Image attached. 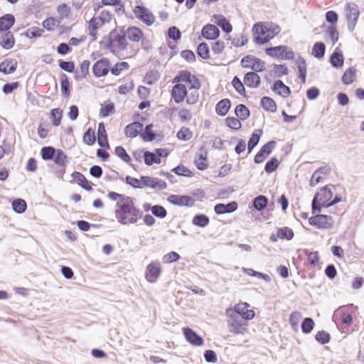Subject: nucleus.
<instances>
[{
    "mask_svg": "<svg viewBox=\"0 0 364 364\" xmlns=\"http://www.w3.org/2000/svg\"><path fill=\"white\" fill-rule=\"evenodd\" d=\"M209 223V218L204 214L196 215L192 219V224L200 228L206 227Z\"/></svg>",
    "mask_w": 364,
    "mask_h": 364,
    "instance_id": "nucleus-39",
    "label": "nucleus"
},
{
    "mask_svg": "<svg viewBox=\"0 0 364 364\" xmlns=\"http://www.w3.org/2000/svg\"><path fill=\"white\" fill-rule=\"evenodd\" d=\"M141 182L142 188L144 187H149L158 191H162L166 188V183L162 180H159L157 178L150 176H141Z\"/></svg>",
    "mask_w": 364,
    "mask_h": 364,
    "instance_id": "nucleus-9",
    "label": "nucleus"
},
{
    "mask_svg": "<svg viewBox=\"0 0 364 364\" xmlns=\"http://www.w3.org/2000/svg\"><path fill=\"white\" fill-rule=\"evenodd\" d=\"M314 325L315 323L311 318H305L301 325L302 332L306 334L310 333L314 329Z\"/></svg>",
    "mask_w": 364,
    "mask_h": 364,
    "instance_id": "nucleus-46",
    "label": "nucleus"
},
{
    "mask_svg": "<svg viewBox=\"0 0 364 364\" xmlns=\"http://www.w3.org/2000/svg\"><path fill=\"white\" fill-rule=\"evenodd\" d=\"M231 106V102L229 99H223L219 101L215 106L216 113L222 117L226 115Z\"/></svg>",
    "mask_w": 364,
    "mask_h": 364,
    "instance_id": "nucleus-29",
    "label": "nucleus"
},
{
    "mask_svg": "<svg viewBox=\"0 0 364 364\" xmlns=\"http://www.w3.org/2000/svg\"><path fill=\"white\" fill-rule=\"evenodd\" d=\"M254 72H261L265 69V63L259 58L255 57V60L252 65H248Z\"/></svg>",
    "mask_w": 364,
    "mask_h": 364,
    "instance_id": "nucleus-64",
    "label": "nucleus"
},
{
    "mask_svg": "<svg viewBox=\"0 0 364 364\" xmlns=\"http://www.w3.org/2000/svg\"><path fill=\"white\" fill-rule=\"evenodd\" d=\"M127 47L128 43L124 27H116L109 33L105 48L109 49L113 54L116 55L125 50Z\"/></svg>",
    "mask_w": 364,
    "mask_h": 364,
    "instance_id": "nucleus-2",
    "label": "nucleus"
},
{
    "mask_svg": "<svg viewBox=\"0 0 364 364\" xmlns=\"http://www.w3.org/2000/svg\"><path fill=\"white\" fill-rule=\"evenodd\" d=\"M272 90L277 95L283 97H287L291 94V90L289 87L284 85V82L280 80H277L274 82L273 86L272 87Z\"/></svg>",
    "mask_w": 364,
    "mask_h": 364,
    "instance_id": "nucleus-25",
    "label": "nucleus"
},
{
    "mask_svg": "<svg viewBox=\"0 0 364 364\" xmlns=\"http://www.w3.org/2000/svg\"><path fill=\"white\" fill-rule=\"evenodd\" d=\"M254 36H264L266 33H269V30L267 27L263 26L260 23H257L252 28Z\"/></svg>",
    "mask_w": 364,
    "mask_h": 364,
    "instance_id": "nucleus-61",
    "label": "nucleus"
},
{
    "mask_svg": "<svg viewBox=\"0 0 364 364\" xmlns=\"http://www.w3.org/2000/svg\"><path fill=\"white\" fill-rule=\"evenodd\" d=\"M90 65V62L87 60H84L82 62L80 70L75 71V79L77 80H80L86 77V76L89 73Z\"/></svg>",
    "mask_w": 364,
    "mask_h": 364,
    "instance_id": "nucleus-32",
    "label": "nucleus"
},
{
    "mask_svg": "<svg viewBox=\"0 0 364 364\" xmlns=\"http://www.w3.org/2000/svg\"><path fill=\"white\" fill-rule=\"evenodd\" d=\"M243 81L248 87L256 88L260 85V77L255 72H248L245 75Z\"/></svg>",
    "mask_w": 364,
    "mask_h": 364,
    "instance_id": "nucleus-19",
    "label": "nucleus"
},
{
    "mask_svg": "<svg viewBox=\"0 0 364 364\" xmlns=\"http://www.w3.org/2000/svg\"><path fill=\"white\" fill-rule=\"evenodd\" d=\"M143 158L144 163L147 166H151L153 164H159L161 163V159L156 156V153L146 151L144 152Z\"/></svg>",
    "mask_w": 364,
    "mask_h": 364,
    "instance_id": "nucleus-41",
    "label": "nucleus"
},
{
    "mask_svg": "<svg viewBox=\"0 0 364 364\" xmlns=\"http://www.w3.org/2000/svg\"><path fill=\"white\" fill-rule=\"evenodd\" d=\"M185 82L191 84L189 90H199L200 88V82L198 78L188 70L181 71L173 79V83H181Z\"/></svg>",
    "mask_w": 364,
    "mask_h": 364,
    "instance_id": "nucleus-5",
    "label": "nucleus"
},
{
    "mask_svg": "<svg viewBox=\"0 0 364 364\" xmlns=\"http://www.w3.org/2000/svg\"><path fill=\"white\" fill-rule=\"evenodd\" d=\"M326 51V46L322 42H316L312 48L311 55L318 59H321L324 56Z\"/></svg>",
    "mask_w": 364,
    "mask_h": 364,
    "instance_id": "nucleus-38",
    "label": "nucleus"
},
{
    "mask_svg": "<svg viewBox=\"0 0 364 364\" xmlns=\"http://www.w3.org/2000/svg\"><path fill=\"white\" fill-rule=\"evenodd\" d=\"M194 164L200 171H204L208 167V151L204 146L196 153Z\"/></svg>",
    "mask_w": 364,
    "mask_h": 364,
    "instance_id": "nucleus-10",
    "label": "nucleus"
},
{
    "mask_svg": "<svg viewBox=\"0 0 364 364\" xmlns=\"http://www.w3.org/2000/svg\"><path fill=\"white\" fill-rule=\"evenodd\" d=\"M152 124L145 127L144 131L141 133V136L144 141H152L156 138L155 133L152 131Z\"/></svg>",
    "mask_w": 364,
    "mask_h": 364,
    "instance_id": "nucleus-47",
    "label": "nucleus"
},
{
    "mask_svg": "<svg viewBox=\"0 0 364 364\" xmlns=\"http://www.w3.org/2000/svg\"><path fill=\"white\" fill-rule=\"evenodd\" d=\"M129 68V65L127 62L117 63L113 67L110 66L109 71L114 75H119L123 70H127Z\"/></svg>",
    "mask_w": 364,
    "mask_h": 364,
    "instance_id": "nucleus-43",
    "label": "nucleus"
},
{
    "mask_svg": "<svg viewBox=\"0 0 364 364\" xmlns=\"http://www.w3.org/2000/svg\"><path fill=\"white\" fill-rule=\"evenodd\" d=\"M268 198L265 196H258L252 200V206L257 211H262L267 207Z\"/></svg>",
    "mask_w": 364,
    "mask_h": 364,
    "instance_id": "nucleus-35",
    "label": "nucleus"
},
{
    "mask_svg": "<svg viewBox=\"0 0 364 364\" xmlns=\"http://www.w3.org/2000/svg\"><path fill=\"white\" fill-rule=\"evenodd\" d=\"M97 143H98V145L102 148H106V149L109 148L105 127L102 122H101L98 124Z\"/></svg>",
    "mask_w": 364,
    "mask_h": 364,
    "instance_id": "nucleus-24",
    "label": "nucleus"
},
{
    "mask_svg": "<svg viewBox=\"0 0 364 364\" xmlns=\"http://www.w3.org/2000/svg\"><path fill=\"white\" fill-rule=\"evenodd\" d=\"M141 212L137 209L132 197L123 203H117L115 216L117 221L122 225L134 224L141 217Z\"/></svg>",
    "mask_w": 364,
    "mask_h": 364,
    "instance_id": "nucleus-1",
    "label": "nucleus"
},
{
    "mask_svg": "<svg viewBox=\"0 0 364 364\" xmlns=\"http://www.w3.org/2000/svg\"><path fill=\"white\" fill-rule=\"evenodd\" d=\"M329 186L334 188L333 185L326 186L315 194L311 203L313 214L321 211V205L326 208V205H328L330 200L332 198L333 193Z\"/></svg>",
    "mask_w": 364,
    "mask_h": 364,
    "instance_id": "nucleus-4",
    "label": "nucleus"
},
{
    "mask_svg": "<svg viewBox=\"0 0 364 364\" xmlns=\"http://www.w3.org/2000/svg\"><path fill=\"white\" fill-rule=\"evenodd\" d=\"M227 323L230 332L234 334H243L247 331V321L240 315L232 311L231 308L226 310Z\"/></svg>",
    "mask_w": 364,
    "mask_h": 364,
    "instance_id": "nucleus-3",
    "label": "nucleus"
},
{
    "mask_svg": "<svg viewBox=\"0 0 364 364\" xmlns=\"http://www.w3.org/2000/svg\"><path fill=\"white\" fill-rule=\"evenodd\" d=\"M151 213L154 216L159 218H164L167 215L166 210L160 205H153V208H151Z\"/></svg>",
    "mask_w": 364,
    "mask_h": 364,
    "instance_id": "nucleus-59",
    "label": "nucleus"
},
{
    "mask_svg": "<svg viewBox=\"0 0 364 364\" xmlns=\"http://www.w3.org/2000/svg\"><path fill=\"white\" fill-rule=\"evenodd\" d=\"M1 46L6 50L12 48L15 43L14 35L11 32L7 31L4 33L0 41Z\"/></svg>",
    "mask_w": 364,
    "mask_h": 364,
    "instance_id": "nucleus-30",
    "label": "nucleus"
},
{
    "mask_svg": "<svg viewBox=\"0 0 364 364\" xmlns=\"http://www.w3.org/2000/svg\"><path fill=\"white\" fill-rule=\"evenodd\" d=\"M57 149L53 146H43L41 150V155L43 160L48 161L53 159Z\"/></svg>",
    "mask_w": 364,
    "mask_h": 364,
    "instance_id": "nucleus-42",
    "label": "nucleus"
},
{
    "mask_svg": "<svg viewBox=\"0 0 364 364\" xmlns=\"http://www.w3.org/2000/svg\"><path fill=\"white\" fill-rule=\"evenodd\" d=\"M260 103L262 108L267 112L274 113L277 111L276 102L269 97H263L261 99Z\"/></svg>",
    "mask_w": 364,
    "mask_h": 364,
    "instance_id": "nucleus-34",
    "label": "nucleus"
},
{
    "mask_svg": "<svg viewBox=\"0 0 364 364\" xmlns=\"http://www.w3.org/2000/svg\"><path fill=\"white\" fill-rule=\"evenodd\" d=\"M232 85L235 89V90L241 95L245 96V89L243 83L241 82L240 79L235 76L232 81Z\"/></svg>",
    "mask_w": 364,
    "mask_h": 364,
    "instance_id": "nucleus-56",
    "label": "nucleus"
},
{
    "mask_svg": "<svg viewBox=\"0 0 364 364\" xmlns=\"http://www.w3.org/2000/svg\"><path fill=\"white\" fill-rule=\"evenodd\" d=\"M17 61L14 58H6L0 63V72L4 74L13 73L17 68Z\"/></svg>",
    "mask_w": 364,
    "mask_h": 364,
    "instance_id": "nucleus-22",
    "label": "nucleus"
},
{
    "mask_svg": "<svg viewBox=\"0 0 364 364\" xmlns=\"http://www.w3.org/2000/svg\"><path fill=\"white\" fill-rule=\"evenodd\" d=\"M62 117L63 111L60 108L53 109L50 111V117L55 127H58L60 124Z\"/></svg>",
    "mask_w": 364,
    "mask_h": 364,
    "instance_id": "nucleus-49",
    "label": "nucleus"
},
{
    "mask_svg": "<svg viewBox=\"0 0 364 364\" xmlns=\"http://www.w3.org/2000/svg\"><path fill=\"white\" fill-rule=\"evenodd\" d=\"M161 274V267L159 263L149 264L146 270V278L149 282H155Z\"/></svg>",
    "mask_w": 364,
    "mask_h": 364,
    "instance_id": "nucleus-15",
    "label": "nucleus"
},
{
    "mask_svg": "<svg viewBox=\"0 0 364 364\" xmlns=\"http://www.w3.org/2000/svg\"><path fill=\"white\" fill-rule=\"evenodd\" d=\"M220 35L218 28L213 24H207L202 29V36L207 40H215Z\"/></svg>",
    "mask_w": 364,
    "mask_h": 364,
    "instance_id": "nucleus-20",
    "label": "nucleus"
},
{
    "mask_svg": "<svg viewBox=\"0 0 364 364\" xmlns=\"http://www.w3.org/2000/svg\"><path fill=\"white\" fill-rule=\"evenodd\" d=\"M183 333L186 339L192 345L200 346L203 344V340L201 336L197 334L190 328H184Z\"/></svg>",
    "mask_w": 364,
    "mask_h": 364,
    "instance_id": "nucleus-17",
    "label": "nucleus"
},
{
    "mask_svg": "<svg viewBox=\"0 0 364 364\" xmlns=\"http://www.w3.org/2000/svg\"><path fill=\"white\" fill-rule=\"evenodd\" d=\"M285 52V46L269 47L265 49V53L273 58L283 60V54Z\"/></svg>",
    "mask_w": 364,
    "mask_h": 364,
    "instance_id": "nucleus-31",
    "label": "nucleus"
},
{
    "mask_svg": "<svg viewBox=\"0 0 364 364\" xmlns=\"http://www.w3.org/2000/svg\"><path fill=\"white\" fill-rule=\"evenodd\" d=\"M171 95L174 102L177 104L182 102L187 95V88L182 83H176L173 86Z\"/></svg>",
    "mask_w": 364,
    "mask_h": 364,
    "instance_id": "nucleus-13",
    "label": "nucleus"
},
{
    "mask_svg": "<svg viewBox=\"0 0 364 364\" xmlns=\"http://www.w3.org/2000/svg\"><path fill=\"white\" fill-rule=\"evenodd\" d=\"M213 18L215 20V23L221 28L223 32L229 33L232 31V25L223 15L215 14Z\"/></svg>",
    "mask_w": 364,
    "mask_h": 364,
    "instance_id": "nucleus-28",
    "label": "nucleus"
},
{
    "mask_svg": "<svg viewBox=\"0 0 364 364\" xmlns=\"http://www.w3.org/2000/svg\"><path fill=\"white\" fill-rule=\"evenodd\" d=\"M249 304L246 302H241L237 304L232 309L238 315H240L245 321H249L255 317V311L252 309H248Z\"/></svg>",
    "mask_w": 364,
    "mask_h": 364,
    "instance_id": "nucleus-14",
    "label": "nucleus"
},
{
    "mask_svg": "<svg viewBox=\"0 0 364 364\" xmlns=\"http://www.w3.org/2000/svg\"><path fill=\"white\" fill-rule=\"evenodd\" d=\"M27 204L23 199L17 198L12 202V208L17 213H23L26 211Z\"/></svg>",
    "mask_w": 364,
    "mask_h": 364,
    "instance_id": "nucleus-44",
    "label": "nucleus"
},
{
    "mask_svg": "<svg viewBox=\"0 0 364 364\" xmlns=\"http://www.w3.org/2000/svg\"><path fill=\"white\" fill-rule=\"evenodd\" d=\"M330 338V334L323 330L318 331L315 336L316 341L321 344H326L329 343Z\"/></svg>",
    "mask_w": 364,
    "mask_h": 364,
    "instance_id": "nucleus-55",
    "label": "nucleus"
},
{
    "mask_svg": "<svg viewBox=\"0 0 364 364\" xmlns=\"http://www.w3.org/2000/svg\"><path fill=\"white\" fill-rule=\"evenodd\" d=\"M92 73L96 77L105 76L110 69V61L107 58H102L97 60L92 66Z\"/></svg>",
    "mask_w": 364,
    "mask_h": 364,
    "instance_id": "nucleus-8",
    "label": "nucleus"
},
{
    "mask_svg": "<svg viewBox=\"0 0 364 364\" xmlns=\"http://www.w3.org/2000/svg\"><path fill=\"white\" fill-rule=\"evenodd\" d=\"M237 209V203L235 201H232L227 204L218 203L214 207V210L218 215L230 213L235 211Z\"/></svg>",
    "mask_w": 364,
    "mask_h": 364,
    "instance_id": "nucleus-18",
    "label": "nucleus"
},
{
    "mask_svg": "<svg viewBox=\"0 0 364 364\" xmlns=\"http://www.w3.org/2000/svg\"><path fill=\"white\" fill-rule=\"evenodd\" d=\"M276 141H269L263 145L259 151L257 153L254 158V162L255 164H261L264 159L272 153L274 149Z\"/></svg>",
    "mask_w": 364,
    "mask_h": 364,
    "instance_id": "nucleus-11",
    "label": "nucleus"
},
{
    "mask_svg": "<svg viewBox=\"0 0 364 364\" xmlns=\"http://www.w3.org/2000/svg\"><path fill=\"white\" fill-rule=\"evenodd\" d=\"M115 154L120 158L124 162L129 163L131 161V157L127 154L125 149L121 146H118L114 150Z\"/></svg>",
    "mask_w": 364,
    "mask_h": 364,
    "instance_id": "nucleus-53",
    "label": "nucleus"
},
{
    "mask_svg": "<svg viewBox=\"0 0 364 364\" xmlns=\"http://www.w3.org/2000/svg\"><path fill=\"white\" fill-rule=\"evenodd\" d=\"M309 223L319 229H328L333 225L332 217L327 215L318 214L309 219Z\"/></svg>",
    "mask_w": 364,
    "mask_h": 364,
    "instance_id": "nucleus-7",
    "label": "nucleus"
},
{
    "mask_svg": "<svg viewBox=\"0 0 364 364\" xmlns=\"http://www.w3.org/2000/svg\"><path fill=\"white\" fill-rule=\"evenodd\" d=\"M43 32V28H40L38 27L33 26L28 28L26 31L25 35L26 37L32 38L41 36Z\"/></svg>",
    "mask_w": 364,
    "mask_h": 364,
    "instance_id": "nucleus-60",
    "label": "nucleus"
},
{
    "mask_svg": "<svg viewBox=\"0 0 364 364\" xmlns=\"http://www.w3.org/2000/svg\"><path fill=\"white\" fill-rule=\"evenodd\" d=\"M143 124L135 122L127 125L124 128V134L127 137L134 138L143 131Z\"/></svg>",
    "mask_w": 364,
    "mask_h": 364,
    "instance_id": "nucleus-16",
    "label": "nucleus"
},
{
    "mask_svg": "<svg viewBox=\"0 0 364 364\" xmlns=\"http://www.w3.org/2000/svg\"><path fill=\"white\" fill-rule=\"evenodd\" d=\"M348 14H347L348 26L352 27L351 30H353L357 23L358 16H359V11L358 9L357 5L353 4L351 6L348 4Z\"/></svg>",
    "mask_w": 364,
    "mask_h": 364,
    "instance_id": "nucleus-23",
    "label": "nucleus"
},
{
    "mask_svg": "<svg viewBox=\"0 0 364 364\" xmlns=\"http://www.w3.org/2000/svg\"><path fill=\"white\" fill-rule=\"evenodd\" d=\"M71 176L73 178V180H75L76 183L83 189L88 191L92 190V183L87 180V178L84 176L82 173L77 171H74L71 174Z\"/></svg>",
    "mask_w": 364,
    "mask_h": 364,
    "instance_id": "nucleus-26",
    "label": "nucleus"
},
{
    "mask_svg": "<svg viewBox=\"0 0 364 364\" xmlns=\"http://www.w3.org/2000/svg\"><path fill=\"white\" fill-rule=\"evenodd\" d=\"M135 16L147 26H151L155 21V16L146 7L141 5L135 6L134 9Z\"/></svg>",
    "mask_w": 364,
    "mask_h": 364,
    "instance_id": "nucleus-6",
    "label": "nucleus"
},
{
    "mask_svg": "<svg viewBox=\"0 0 364 364\" xmlns=\"http://www.w3.org/2000/svg\"><path fill=\"white\" fill-rule=\"evenodd\" d=\"M60 86L63 95L68 96L70 93V82L68 77L64 73L60 75Z\"/></svg>",
    "mask_w": 364,
    "mask_h": 364,
    "instance_id": "nucleus-48",
    "label": "nucleus"
},
{
    "mask_svg": "<svg viewBox=\"0 0 364 364\" xmlns=\"http://www.w3.org/2000/svg\"><path fill=\"white\" fill-rule=\"evenodd\" d=\"M279 162L276 157H272L269 161H268L264 166V171L267 173H271L275 171L279 167Z\"/></svg>",
    "mask_w": 364,
    "mask_h": 364,
    "instance_id": "nucleus-52",
    "label": "nucleus"
},
{
    "mask_svg": "<svg viewBox=\"0 0 364 364\" xmlns=\"http://www.w3.org/2000/svg\"><path fill=\"white\" fill-rule=\"evenodd\" d=\"M235 114L239 119L245 120L250 117V112L245 105L240 104L236 106Z\"/></svg>",
    "mask_w": 364,
    "mask_h": 364,
    "instance_id": "nucleus-40",
    "label": "nucleus"
},
{
    "mask_svg": "<svg viewBox=\"0 0 364 364\" xmlns=\"http://www.w3.org/2000/svg\"><path fill=\"white\" fill-rule=\"evenodd\" d=\"M294 231L289 227L278 228V236L280 239L290 240L294 237Z\"/></svg>",
    "mask_w": 364,
    "mask_h": 364,
    "instance_id": "nucleus-45",
    "label": "nucleus"
},
{
    "mask_svg": "<svg viewBox=\"0 0 364 364\" xmlns=\"http://www.w3.org/2000/svg\"><path fill=\"white\" fill-rule=\"evenodd\" d=\"M168 36L174 41H177L181 38V33L176 26H173L168 29Z\"/></svg>",
    "mask_w": 364,
    "mask_h": 364,
    "instance_id": "nucleus-63",
    "label": "nucleus"
},
{
    "mask_svg": "<svg viewBox=\"0 0 364 364\" xmlns=\"http://www.w3.org/2000/svg\"><path fill=\"white\" fill-rule=\"evenodd\" d=\"M53 160L56 165L62 167H65L68 162L67 155L63 152V150L59 149H57L55 155Z\"/></svg>",
    "mask_w": 364,
    "mask_h": 364,
    "instance_id": "nucleus-37",
    "label": "nucleus"
},
{
    "mask_svg": "<svg viewBox=\"0 0 364 364\" xmlns=\"http://www.w3.org/2000/svg\"><path fill=\"white\" fill-rule=\"evenodd\" d=\"M124 33L126 38L135 43L139 42L144 36L142 31L136 26L129 27Z\"/></svg>",
    "mask_w": 364,
    "mask_h": 364,
    "instance_id": "nucleus-21",
    "label": "nucleus"
},
{
    "mask_svg": "<svg viewBox=\"0 0 364 364\" xmlns=\"http://www.w3.org/2000/svg\"><path fill=\"white\" fill-rule=\"evenodd\" d=\"M172 171L178 176H183L186 177L193 176V173L188 168L181 164L173 168L172 169Z\"/></svg>",
    "mask_w": 364,
    "mask_h": 364,
    "instance_id": "nucleus-54",
    "label": "nucleus"
},
{
    "mask_svg": "<svg viewBox=\"0 0 364 364\" xmlns=\"http://www.w3.org/2000/svg\"><path fill=\"white\" fill-rule=\"evenodd\" d=\"M226 125L232 129L239 130L241 127V122L238 118L229 117L225 119Z\"/></svg>",
    "mask_w": 364,
    "mask_h": 364,
    "instance_id": "nucleus-57",
    "label": "nucleus"
},
{
    "mask_svg": "<svg viewBox=\"0 0 364 364\" xmlns=\"http://www.w3.org/2000/svg\"><path fill=\"white\" fill-rule=\"evenodd\" d=\"M96 141L95 131L92 128L87 130L83 134V142L89 146L94 144Z\"/></svg>",
    "mask_w": 364,
    "mask_h": 364,
    "instance_id": "nucleus-50",
    "label": "nucleus"
},
{
    "mask_svg": "<svg viewBox=\"0 0 364 364\" xmlns=\"http://www.w3.org/2000/svg\"><path fill=\"white\" fill-rule=\"evenodd\" d=\"M197 54L203 59H208L209 55V47L206 43H200L197 48Z\"/></svg>",
    "mask_w": 364,
    "mask_h": 364,
    "instance_id": "nucleus-51",
    "label": "nucleus"
},
{
    "mask_svg": "<svg viewBox=\"0 0 364 364\" xmlns=\"http://www.w3.org/2000/svg\"><path fill=\"white\" fill-rule=\"evenodd\" d=\"M259 139V134H257L256 132L252 134L247 143V149L249 153H250L252 151V149L258 144Z\"/></svg>",
    "mask_w": 364,
    "mask_h": 364,
    "instance_id": "nucleus-58",
    "label": "nucleus"
},
{
    "mask_svg": "<svg viewBox=\"0 0 364 364\" xmlns=\"http://www.w3.org/2000/svg\"><path fill=\"white\" fill-rule=\"evenodd\" d=\"M167 200L171 204L178 206L192 207L195 203V200L188 196L171 195Z\"/></svg>",
    "mask_w": 364,
    "mask_h": 364,
    "instance_id": "nucleus-12",
    "label": "nucleus"
},
{
    "mask_svg": "<svg viewBox=\"0 0 364 364\" xmlns=\"http://www.w3.org/2000/svg\"><path fill=\"white\" fill-rule=\"evenodd\" d=\"M193 136L192 132L190 131L189 128L183 127L181 128L177 133V137L180 140L188 141Z\"/></svg>",
    "mask_w": 364,
    "mask_h": 364,
    "instance_id": "nucleus-62",
    "label": "nucleus"
},
{
    "mask_svg": "<svg viewBox=\"0 0 364 364\" xmlns=\"http://www.w3.org/2000/svg\"><path fill=\"white\" fill-rule=\"evenodd\" d=\"M329 61L333 68H341L343 65L344 63V58L342 53L334 51L331 54Z\"/></svg>",
    "mask_w": 364,
    "mask_h": 364,
    "instance_id": "nucleus-36",
    "label": "nucleus"
},
{
    "mask_svg": "<svg viewBox=\"0 0 364 364\" xmlns=\"http://www.w3.org/2000/svg\"><path fill=\"white\" fill-rule=\"evenodd\" d=\"M15 18L14 15L8 14L0 17V31L7 32L14 24Z\"/></svg>",
    "mask_w": 364,
    "mask_h": 364,
    "instance_id": "nucleus-27",
    "label": "nucleus"
},
{
    "mask_svg": "<svg viewBox=\"0 0 364 364\" xmlns=\"http://www.w3.org/2000/svg\"><path fill=\"white\" fill-rule=\"evenodd\" d=\"M356 77V69L354 67L348 68L342 76V82L344 85L352 84Z\"/></svg>",
    "mask_w": 364,
    "mask_h": 364,
    "instance_id": "nucleus-33",
    "label": "nucleus"
}]
</instances>
